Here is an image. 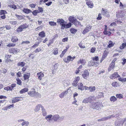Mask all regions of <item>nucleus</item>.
Returning <instances> with one entry per match:
<instances>
[{
    "label": "nucleus",
    "mask_w": 126,
    "mask_h": 126,
    "mask_svg": "<svg viewBox=\"0 0 126 126\" xmlns=\"http://www.w3.org/2000/svg\"><path fill=\"white\" fill-rule=\"evenodd\" d=\"M25 64V63L24 62H19L17 63V66L23 67L24 66Z\"/></svg>",
    "instance_id": "obj_32"
},
{
    "label": "nucleus",
    "mask_w": 126,
    "mask_h": 126,
    "mask_svg": "<svg viewBox=\"0 0 126 126\" xmlns=\"http://www.w3.org/2000/svg\"><path fill=\"white\" fill-rule=\"evenodd\" d=\"M10 23L13 25H15L17 23V22L16 21H10Z\"/></svg>",
    "instance_id": "obj_49"
},
{
    "label": "nucleus",
    "mask_w": 126,
    "mask_h": 126,
    "mask_svg": "<svg viewBox=\"0 0 126 126\" xmlns=\"http://www.w3.org/2000/svg\"><path fill=\"white\" fill-rule=\"evenodd\" d=\"M11 56L10 55H9L8 54H6L5 55V59L6 60V62H7L10 61L9 59L10 58Z\"/></svg>",
    "instance_id": "obj_31"
},
{
    "label": "nucleus",
    "mask_w": 126,
    "mask_h": 126,
    "mask_svg": "<svg viewBox=\"0 0 126 126\" xmlns=\"http://www.w3.org/2000/svg\"><path fill=\"white\" fill-rule=\"evenodd\" d=\"M53 115H52L50 114L46 116L45 117V119H46L47 121L49 122L50 121L52 118Z\"/></svg>",
    "instance_id": "obj_17"
},
{
    "label": "nucleus",
    "mask_w": 126,
    "mask_h": 126,
    "mask_svg": "<svg viewBox=\"0 0 126 126\" xmlns=\"http://www.w3.org/2000/svg\"><path fill=\"white\" fill-rule=\"evenodd\" d=\"M97 103H94L92 104H91L90 105V107L92 109H94L96 108Z\"/></svg>",
    "instance_id": "obj_46"
},
{
    "label": "nucleus",
    "mask_w": 126,
    "mask_h": 126,
    "mask_svg": "<svg viewBox=\"0 0 126 126\" xmlns=\"http://www.w3.org/2000/svg\"><path fill=\"white\" fill-rule=\"evenodd\" d=\"M68 93L67 91H64L60 94L59 96L61 98H62L64 97V96L68 94Z\"/></svg>",
    "instance_id": "obj_11"
},
{
    "label": "nucleus",
    "mask_w": 126,
    "mask_h": 126,
    "mask_svg": "<svg viewBox=\"0 0 126 126\" xmlns=\"http://www.w3.org/2000/svg\"><path fill=\"white\" fill-rule=\"evenodd\" d=\"M6 14H7V12L4 10H1L0 12V15H5Z\"/></svg>",
    "instance_id": "obj_48"
},
{
    "label": "nucleus",
    "mask_w": 126,
    "mask_h": 126,
    "mask_svg": "<svg viewBox=\"0 0 126 126\" xmlns=\"http://www.w3.org/2000/svg\"><path fill=\"white\" fill-rule=\"evenodd\" d=\"M16 80L17 81V84L21 85L22 84V82L19 79L17 78Z\"/></svg>",
    "instance_id": "obj_44"
},
{
    "label": "nucleus",
    "mask_w": 126,
    "mask_h": 126,
    "mask_svg": "<svg viewBox=\"0 0 126 126\" xmlns=\"http://www.w3.org/2000/svg\"><path fill=\"white\" fill-rule=\"evenodd\" d=\"M39 110V105H38L36 106L35 107V109L34 111L35 112H37Z\"/></svg>",
    "instance_id": "obj_52"
},
{
    "label": "nucleus",
    "mask_w": 126,
    "mask_h": 126,
    "mask_svg": "<svg viewBox=\"0 0 126 126\" xmlns=\"http://www.w3.org/2000/svg\"><path fill=\"white\" fill-rule=\"evenodd\" d=\"M107 53L106 52V50L105 51H104V53H103V55L102 56H104V57L106 58V56H107Z\"/></svg>",
    "instance_id": "obj_59"
},
{
    "label": "nucleus",
    "mask_w": 126,
    "mask_h": 126,
    "mask_svg": "<svg viewBox=\"0 0 126 126\" xmlns=\"http://www.w3.org/2000/svg\"><path fill=\"white\" fill-rule=\"evenodd\" d=\"M38 12V11L37 10H35L33 11L32 12V14L33 15L36 16L37 15Z\"/></svg>",
    "instance_id": "obj_62"
},
{
    "label": "nucleus",
    "mask_w": 126,
    "mask_h": 126,
    "mask_svg": "<svg viewBox=\"0 0 126 126\" xmlns=\"http://www.w3.org/2000/svg\"><path fill=\"white\" fill-rule=\"evenodd\" d=\"M79 47L82 48H85V46L84 45H82L81 43H80L79 44Z\"/></svg>",
    "instance_id": "obj_64"
},
{
    "label": "nucleus",
    "mask_w": 126,
    "mask_h": 126,
    "mask_svg": "<svg viewBox=\"0 0 126 126\" xmlns=\"http://www.w3.org/2000/svg\"><path fill=\"white\" fill-rule=\"evenodd\" d=\"M79 77H77L75 78V80L74 81L73 83V84H74V86H75L76 85V84L79 80Z\"/></svg>",
    "instance_id": "obj_25"
},
{
    "label": "nucleus",
    "mask_w": 126,
    "mask_h": 126,
    "mask_svg": "<svg viewBox=\"0 0 126 126\" xmlns=\"http://www.w3.org/2000/svg\"><path fill=\"white\" fill-rule=\"evenodd\" d=\"M89 102L91 103L93 100H94L95 99V97L94 96H91L88 98Z\"/></svg>",
    "instance_id": "obj_23"
},
{
    "label": "nucleus",
    "mask_w": 126,
    "mask_h": 126,
    "mask_svg": "<svg viewBox=\"0 0 126 126\" xmlns=\"http://www.w3.org/2000/svg\"><path fill=\"white\" fill-rule=\"evenodd\" d=\"M30 73H27L24 75L23 77L25 80L28 79L30 77Z\"/></svg>",
    "instance_id": "obj_29"
},
{
    "label": "nucleus",
    "mask_w": 126,
    "mask_h": 126,
    "mask_svg": "<svg viewBox=\"0 0 126 126\" xmlns=\"http://www.w3.org/2000/svg\"><path fill=\"white\" fill-rule=\"evenodd\" d=\"M115 116L114 115H111L109 116L103 118L101 119H98V121H101L105 120H106L112 118L114 117Z\"/></svg>",
    "instance_id": "obj_3"
},
{
    "label": "nucleus",
    "mask_w": 126,
    "mask_h": 126,
    "mask_svg": "<svg viewBox=\"0 0 126 126\" xmlns=\"http://www.w3.org/2000/svg\"><path fill=\"white\" fill-rule=\"evenodd\" d=\"M28 94L31 97H34L36 95L37 93L34 91H30L28 92Z\"/></svg>",
    "instance_id": "obj_5"
},
{
    "label": "nucleus",
    "mask_w": 126,
    "mask_h": 126,
    "mask_svg": "<svg viewBox=\"0 0 126 126\" xmlns=\"http://www.w3.org/2000/svg\"><path fill=\"white\" fill-rule=\"evenodd\" d=\"M86 63V60L85 59H80L77 62L78 64L80 63L83 65L85 64Z\"/></svg>",
    "instance_id": "obj_10"
},
{
    "label": "nucleus",
    "mask_w": 126,
    "mask_h": 126,
    "mask_svg": "<svg viewBox=\"0 0 126 126\" xmlns=\"http://www.w3.org/2000/svg\"><path fill=\"white\" fill-rule=\"evenodd\" d=\"M53 54L54 55H56L58 53V49L57 48H56L54 49L53 50Z\"/></svg>",
    "instance_id": "obj_40"
},
{
    "label": "nucleus",
    "mask_w": 126,
    "mask_h": 126,
    "mask_svg": "<svg viewBox=\"0 0 126 126\" xmlns=\"http://www.w3.org/2000/svg\"><path fill=\"white\" fill-rule=\"evenodd\" d=\"M71 23L69 22L66 24H64L63 25L62 27H61V29H63L65 28H69L71 27Z\"/></svg>",
    "instance_id": "obj_8"
},
{
    "label": "nucleus",
    "mask_w": 126,
    "mask_h": 126,
    "mask_svg": "<svg viewBox=\"0 0 126 126\" xmlns=\"http://www.w3.org/2000/svg\"><path fill=\"white\" fill-rule=\"evenodd\" d=\"M23 11L24 12L27 14L29 13L32 12L30 10L25 8L23 9Z\"/></svg>",
    "instance_id": "obj_34"
},
{
    "label": "nucleus",
    "mask_w": 126,
    "mask_h": 126,
    "mask_svg": "<svg viewBox=\"0 0 126 126\" xmlns=\"http://www.w3.org/2000/svg\"><path fill=\"white\" fill-rule=\"evenodd\" d=\"M4 89L5 90H6L7 91H8L9 90H12L11 89V88L10 86H8L7 87H5L4 88Z\"/></svg>",
    "instance_id": "obj_47"
},
{
    "label": "nucleus",
    "mask_w": 126,
    "mask_h": 126,
    "mask_svg": "<svg viewBox=\"0 0 126 126\" xmlns=\"http://www.w3.org/2000/svg\"><path fill=\"white\" fill-rule=\"evenodd\" d=\"M66 51L67 50L64 49L63 50V51L62 52V53L60 55V56L61 58L63 56Z\"/></svg>",
    "instance_id": "obj_51"
},
{
    "label": "nucleus",
    "mask_w": 126,
    "mask_h": 126,
    "mask_svg": "<svg viewBox=\"0 0 126 126\" xmlns=\"http://www.w3.org/2000/svg\"><path fill=\"white\" fill-rule=\"evenodd\" d=\"M40 108H41V109L43 115L44 116H46L47 115V113L45 109L41 105H40Z\"/></svg>",
    "instance_id": "obj_19"
},
{
    "label": "nucleus",
    "mask_w": 126,
    "mask_h": 126,
    "mask_svg": "<svg viewBox=\"0 0 126 126\" xmlns=\"http://www.w3.org/2000/svg\"><path fill=\"white\" fill-rule=\"evenodd\" d=\"M112 85L114 87H115L117 86L118 84L117 82H113L112 83Z\"/></svg>",
    "instance_id": "obj_56"
},
{
    "label": "nucleus",
    "mask_w": 126,
    "mask_h": 126,
    "mask_svg": "<svg viewBox=\"0 0 126 126\" xmlns=\"http://www.w3.org/2000/svg\"><path fill=\"white\" fill-rule=\"evenodd\" d=\"M109 45L108 46V47L109 48H110L114 46L115 43H113L111 40L109 41L108 42Z\"/></svg>",
    "instance_id": "obj_27"
},
{
    "label": "nucleus",
    "mask_w": 126,
    "mask_h": 126,
    "mask_svg": "<svg viewBox=\"0 0 126 126\" xmlns=\"http://www.w3.org/2000/svg\"><path fill=\"white\" fill-rule=\"evenodd\" d=\"M77 30L73 28H71L70 30L71 33L73 34H75L77 32Z\"/></svg>",
    "instance_id": "obj_39"
},
{
    "label": "nucleus",
    "mask_w": 126,
    "mask_h": 126,
    "mask_svg": "<svg viewBox=\"0 0 126 126\" xmlns=\"http://www.w3.org/2000/svg\"><path fill=\"white\" fill-rule=\"evenodd\" d=\"M18 50L17 48H11L9 49V52L13 54H17L18 53Z\"/></svg>",
    "instance_id": "obj_7"
},
{
    "label": "nucleus",
    "mask_w": 126,
    "mask_h": 126,
    "mask_svg": "<svg viewBox=\"0 0 126 126\" xmlns=\"http://www.w3.org/2000/svg\"><path fill=\"white\" fill-rule=\"evenodd\" d=\"M96 49V48L95 47L92 48L90 50L91 52L92 53H94Z\"/></svg>",
    "instance_id": "obj_58"
},
{
    "label": "nucleus",
    "mask_w": 126,
    "mask_h": 126,
    "mask_svg": "<svg viewBox=\"0 0 126 126\" xmlns=\"http://www.w3.org/2000/svg\"><path fill=\"white\" fill-rule=\"evenodd\" d=\"M29 124V122L24 120L21 124L22 126H28Z\"/></svg>",
    "instance_id": "obj_30"
},
{
    "label": "nucleus",
    "mask_w": 126,
    "mask_h": 126,
    "mask_svg": "<svg viewBox=\"0 0 126 126\" xmlns=\"http://www.w3.org/2000/svg\"><path fill=\"white\" fill-rule=\"evenodd\" d=\"M118 80L122 82H125V78H120L118 79Z\"/></svg>",
    "instance_id": "obj_60"
},
{
    "label": "nucleus",
    "mask_w": 126,
    "mask_h": 126,
    "mask_svg": "<svg viewBox=\"0 0 126 126\" xmlns=\"http://www.w3.org/2000/svg\"><path fill=\"white\" fill-rule=\"evenodd\" d=\"M15 46V44L13 43H10L8 44L7 45V46L8 47H12Z\"/></svg>",
    "instance_id": "obj_50"
},
{
    "label": "nucleus",
    "mask_w": 126,
    "mask_h": 126,
    "mask_svg": "<svg viewBox=\"0 0 126 126\" xmlns=\"http://www.w3.org/2000/svg\"><path fill=\"white\" fill-rule=\"evenodd\" d=\"M28 26L26 25V24H24L21 25L18 28L16 29V31L18 32H20L23 30V29H25L28 27Z\"/></svg>",
    "instance_id": "obj_2"
},
{
    "label": "nucleus",
    "mask_w": 126,
    "mask_h": 126,
    "mask_svg": "<svg viewBox=\"0 0 126 126\" xmlns=\"http://www.w3.org/2000/svg\"><path fill=\"white\" fill-rule=\"evenodd\" d=\"M89 73L88 71L87 70H85L83 72L82 75L83 77L85 79H86L88 77Z\"/></svg>",
    "instance_id": "obj_4"
},
{
    "label": "nucleus",
    "mask_w": 126,
    "mask_h": 126,
    "mask_svg": "<svg viewBox=\"0 0 126 126\" xmlns=\"http://www.w3.org/2000/svg\"><path fill=\"white\" fill-rule=\"evenodd\" d=\"M21 100H22V99H19L17 97H15L13 98L12 100V103H15Z\"/></svg>",
    "instance_id": "obj_33"
},
{
    "label": "nucleus",
    "mask_w": 126,
    "mask_h": 126,
    "mask_svg": "<svg viewBox=\"0 0 126 126\" xmlns=\"http://www.w3.org/2000/svg\"><path fill=\"white\" fill-rule=\"evenodd\" d=\"M73 59L72 58V56H69L66 58L64 59V62L66 63H68L70 61H72Z\"/></svg>",
    "instance_id": "obj_14"
},
{
    "label": "nucleus",
    "mask_w": 126,
    "mask_h": 126,
    "mask_svg": "<svg viewBox=\"0 0 126 126\" xmlns=\"http://www.w3.org/2000/svg\"><path fill=\"white\" fill-rule=\"evenodd\" d=\"M60 118L58 114H55L53 116V119L55 121H57Z\"/></svg>",
    "instance_id": "obj_18"
},
{
    "label": "nucleus",
    "mask_w": 126,
    "mask_h": 126,
    "mask_svg": "<svg viewBox=\"0 0 126 126\" xmlns=\"http://www.w3.org/2000/svg\"><path fill=\"white\" fill-rule=\"evenodd\" d=\"M102 9V14L107 17H109L110 15L109 14V12L107 11V10H104L103 9Z\"/></svg>",
    "instance_id": "obj_13"
},
{
    "label": "nucleus",
    "mask_w": 126,
    "mask_h": 126,
    "mask_svg": "<svg viewBox=\"0 0 126 126\" xmlns=\"http://www.w3.org/2000/svg\"><path fill=\"white\" fill-rule=\"evenodd\" d=\"M113 61H112L111 63L110 64L108 68V70L109 71H110L112 70L114 67L115 63L113 62Z\"/></svg>",
    "instance_id": "obj_12"
},
{
    "label": "nucleus",
    "mask_w": 126,
    "mask_h": 126,
    "mask_svg": "<svg viewBox=\"0 0 126 126\" xmlns=\"http://www.w3.org/2000/svg\"><path fill=\"white\" fill-rule=\"evenodd\" d=\"M88 65L89 66H95L94 63L93 61H91L90 62H89Z\"/></svg>",
    "instance_id": "obj_37"
},
{
    "label": "nucleus",
    "mask_w": 126,
    "mask_h": 126,
    "mask_svg": "<svg viewBox=\"0 0 126 126\" xmlns=\"http://www.w3.org/2000/svg\"><path fill=\"white\" fill-rule=\"evenodd\" d=\"M64 21L63 19L59 18L57 19V22L60 24L62 26L61 27H62L63 24H64Z\"/></svg>",
    "instance_id": "obj_15"
},
{
    "label": "nucleus",
    "mask_w": 126,
    "mask_h": 126,
    "mask_svg": "<svg viewBox=\"0 0 126 126\" xmlns=\"http://www.w3.org/2000/svg\"><path fill=\"white\" fill-rule=\"evenodd\" d=\"M110 100L111 101L114 102L116 101L117 100L116 98L114 96H111L110 98Z\"/></svg>",
    "instance_id": "obj_35"
},
{
    "label": "nucleus",
    "mask_w": 126,
    "mask_h": 126,
    "mask_svg": "<svg viewBox=\"0 0 126 126\" xmlns=\"http://www.w3.org/2000/svg\"><path fill=\"white\" fill-rule=\"evenodd\" d=\"M76 26H77L78 25H81V23L79 21H78L77 19L73 23Z\"/></svg>",
    "instance_id": "obj_41"
},
{
    "label": "nucleus",
    "mask_w": 126,
    "mask_h": 126,
    "mask_svg": "<svg viewBox=\"0 0 126 126\" xmlns=\"http://www.w3.org/2000/svg\"><path fill=\"white\" fill-rule=\"evenodd\" d=\"M68 19L70 22L73 23L76 19L74 17L70 16L69 17Z\"/></svg>",
    "instance_id": "obj_26"
},
{
    "label": "nucleus",
    "mask_w": 126,
    "mask_h": 126,
    "mask_svg": "<svg viewBox=\"0 0 126 126\" xmlns=\"http://www.w3.org/2000/svg\"><path fill=\"white\" fill-rule=\"evenodd\" d=\"M36 5V4H30L29 5V6L30 7H31L32 8H34L35 7Z\"/></svg>",
    "instance_id": "obj_63"
},
{
    "label": "nucleus",
    "mask_w": 126,
    "mask_h": 126,
    "mask_svg": "<svg viewBox=\"0 0 126 126\" xmlns=\"http://www.w3.org/2000/svg\"><path fill=\"white\" fill-rule=\"evenodd\" d=\"M16 16L17 18L19 20L23 18V17L22 16L18 15H17L16 14L15 15Z\"/></svg>",
    "instance_id": "obj_55"
},
{
    "label": "nucleus",
    "mask_w": 126,
    "mask_h": 126,
    "mask_svg": "<svg viewBox=\"0 0 126 126\" xmlns=\"http://www.w3.org/2000/svg\"><path fill=\"white\" fill-rule=\"evenodd\" d=\"M102 106V104L100 103H97V104L95 109L97 110H98L101 109Z\"/></svg>",
    "instance_id": "obj_21"
},
{
    "label": "nucleus",
    "mask_w": 126,
    "mask_h": 126,
    "mask_svg": "<svg viewBox=\"0 0 126 126\" xmlns=\"http://www.w3.org/2000/svg\"><path fill=\"white\" fill-rule=\"evenodd\" d=\"M95 89V86H90L89 87V89L90 92H92L94 91Z\"/></svg>",
    "instance_id": "obj_38"
},
{
    "label": "nucleus",
    "mask_w": 126,
    "mask_h": 126,
    "mask_svg": "<svg viewBox=\"0 0 126 126\" xmlns=\"http://www.w3.org/2000/svg\"><path fill=\"white\" fill-rule=\"evenodd\" d=\"M119 77H120V76L118 75L117 73L115 72L110 76V78L111 79H113L116 78H118Z\"/></svg>",
    "instance_id": "obj_9"
},
{
    "label": "nucleus",
    "mask_w": 126,
    "mask_h": 126,
    "mask_svg": "<svg viewBox=\"0 0 126 126\" xmlns=\"http://www.w3.org/2000/svg\"><path fill=\"white\" fill-rule=\"evenodd\" d=\"M45 36L46 34L44 31H42L40 32V37L43 38Z\"/></svg>",
    "instance_id": "obj_36"
},
{
    "label": "nucleus",
    "mask_w": 126,
    "mask_h": 126,
    "mask_svg": "<svg viewBox=\"0 0 126 126\" xmlns=\"http://www.w3.org/2000/svg\"><path fill=\"white\" fill-rule=\"evenodd\" d=\"M92 26H89L88 27L87 26L86 28L82 32V33L83 34H85L86 33H87L90 31L92 28Z\"/></svg>",
    "instance_id": "obj_6"
},
{
    "label": "nucleus",
    "mask_w": 126,
    "mask_h": 126,
    "mask_svg": "<svg viewBox=\"0 0 126 126\" xmlns=\"http://www.w3.org/2000/svg\"><path fill=\"white\" fill-rule=\"evenodd\" d=\"M18 39L16 36H13L12 37L11 40V41L14 43L16 42L17 41Z\"/></svg>",
    "instance_id": "obj_28"
},
{
    "label": "nucleus",
    "mask_w": 126,
    "mask_h": 126,
    "mask_svg": "<svg viewBox=\"0 0 126 126\" xmlns=\"http://www.w3.org/2000/svg\"><path fill=\"white\" fill-rule=\"evenodd\" d=\"M10 7L14 9H16V5H15L13 4L12 5L10 6Z\"/></svg>",
    "instance_id": "obj_61"
},
{
    "label": "nucleus",
    "mask_w": 126,
    "mask_h": 126,
    "mask_svg": "<svg viewBox=\"0 0 126 126\" xmlns=\"http://www.w3.org/2000/svg\"><path fill=\"white\" fill-rule=\"evenodd\" d=\"M28 91V89L27 88H25L22 89L20 91L19 93L20 94L24 93L27 92Z\"/></svg>",
    "instance_id": "obj_22"
},
{
    "label": "nucleus",
    "mask_w": 126,
    "mask_h": 126,
    "mask_svg": "<svg viewBox=\"0 0 126 126\" xmlns=\"http://www.w3.org/2000/svg\"><path fill=\"white\" fill-rule=\"evenodd\" d=\"M86 3L89 7L92 8L93 7V3L91 2L90 1L87 0V1Z\"/></svg>",
    "instance_id": "obj_24"
},
{
    "label": "nucleus",
    "mask_w": 126,
    "mask_h": 126,
    "mask_svg": "<svg viewBox=\"0 0 126 126\" xmlns=\"http://www.w3.org/2000/svg\"><path fill=\"white\" fill-rule=\"evenodd\" d=\"M30 42L29 41H22V42L21 43V44L22 45L23 44H28L29 43H30Z\"/></svg>",
    "instance_id": "obj_57"
},
{
    "label": "nucleus",
    "mask_w": 126,
    "mask_h": 126,
    "mask_svg": "<svg viewBox=\"0 0 126 126\" xmlns=\"http://www.w3.org/2000/svg\"><path fill=\"white\" fill-rule=\"evenodd\" d=\"M49 24L51 26H55L56 25V23L53 21H50L49 22Z\"/></svg>",
    "instance_id": "obj_45"
},
{
    "label": "nucleus",
    "mask_w": 126,
    "mask_h": 126,
    "mask_svg": "<svg viewBox=\"0 0 126 126\" xmlns=\"http://www.w3.org/2000/svg\"><path fill=\"white\" fill-rule=\"evenodd\" d=\"M126 119H121L116 121L115 122V126H122L124 123Z\"/></svg>",
    "instance_id": "obj_1"
},
{
    "label": "nucleus",
    "mask_w": 126,
    "mask_h": 126,
    "mask_svg": "<svg viewBox=\"0 0 126 126\" xmlns=\"http://www.w3.org/2000/svg\"><path fill=\"white\" fill-rule=\"evenodd\" d=\"M98 57L96 56L93 58V60L94 61H98L99 60Z\"/></svg>",
    "instance_id": "obj_53"
},
{
    "label": "nucleus",
    "mask_w": 126,
    "mask_h": 126,
    "mask_svg": "<svg viewBox=\"0 0 126 126\" xmlns=\"http://www.w3.org/2000/svg\"><path fill=\"white\" fill-rule=\"evenodd\" d=\"M126 46V43H123L122 45L120 46V48L121 49H123L124 47Z\"/></svg>",
    "instance_id": "obj_42"
},
{
    "label": "nucleus",
    "mask_w": 126,
    "mask_h": 126,
    "mask_svg": "<svg viewBox=\"0 0 126 126\" xmlns=\"http://www.w3.org/2000/svg\"><path fill=\"white\" fill-rule=\"evenodd\" d=\"M89 102L88 98H86L84 99L82 101V103H87Z\"/></svg>",
    "instance_id": "obj_54"
},
{
    "label": "nucleus",
    "mask_w": 126,
    "mask_h": 126,
    "mask_svg": "<svg viewBox=\"0 0 126 126\" xmlns=\"http://www.w3.org/2000/svg\"><path fill=\"white\" fill-rule=\"evenodd\" d=\"M116 96L117 98L119 99H122L123 97V95L121 94H118L116 95Z\"/></svg>",
    "instance_id": "obj_43"
},
{
    "label": "nucleus",
    "mask_w": 126,
    "mask_h": 126,
    "mask_svg": "<svg viewBox=\"0 0 126 126\" xmlns=\"http://www.w3.org/2000/svg\"><path fill=\"white\" fill-rule=\"evenodd\" d=\"M78 89L81 91L83 90L84 89V88L83 84L81 83H79L78 84Z\"/></svg>",
    "instance_id": "obj_16"
},
{
    "label": "nucleus",
    "mask_w": 126,
    "mask_h": 126,
    "mask_svg": "<svg viewBox=\"0 0 126 126\" xmlns=\"http://www.w3.org/2000/svg\"><path fill=\"white\" fill-rule=\"evenodd\" d=\"M124 13V12H123V11L122 12L121 11V13L118 12V14H117L116 16L117 17H124L125 14H123Z\"/></svg>",
    "instance_id": "obj_20"
}]
</instances>
